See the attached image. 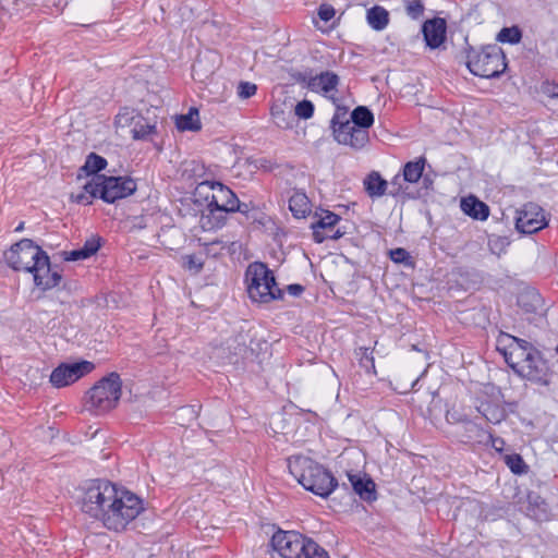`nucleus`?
<instances>
[{
    "instance_id": "nucleus-1",
    "label": "nucleus",
    "mask_w": 558,
    "mask_h": 558,
    "mask_svg": "<svg viewBox=\"0 0 558 558\" xmlns=\"http://www.w3.org/2000/svg\"><path fill=\"white\" fill-rule=\"evenodd\" d=\"M82 511L111 531H123L143 510V500L108 481H97L84 492Z\"/></svg>"
},
{
    "instance_id": "nucleus-2",
    "label": "nucleus",
    "mask_w": 558,
    "mask_h": 558,
    "mask_svg": "<svg viewBox=\"0 0 558 558\" xmlns=\"http://www.w3.org/2000/svg\"><path fill=\"white\" fill-rule=\"evenodd\" d=\"M290 474L308 492L327 498L338 486L333 475L322 464L303 456L288 459Z\"/></svg>"
},
{
    "instance_id": "nucleus-3",
    "label": "nucleus",
    "mask_w": 558,
    "mask_h": 558,
    "mask_svg": "<svg viewBox=\"0 0 558 558\" xmlns=\"http://www.w3.org/2000/svg\"><path fill=\"white\" fill-rule=\"evenodd\" d=\"M462 53L468 70L475 76L496 78L507 69L506 54L497 44L483 45L480 48H475L465 39V47Z\"/></svg>"
},
{
    "instance_id": "nucleus-4",
    "label": "nucleus",
    "mask_w": 558,
    "mask_h": 558,
    "mask_svg": "<svg viewBox=\"0 0 558 558\" xmlns=\"http://www.w3.org/2000/svg\"><path fill=\"white\" fill-rule=\"evenodd\" d=\"M245 281L248 296L253 302L269 303L283 296L274 272L264 263L250 264L245 271Z\"/></svg>"
},
{
    "instance_id": "nucleus-5",
    "label": "nucleus",
    "mask_w": 558,
    "mask_h": 558,
    "mask_svg": "<svg viewBox=\"0 0 558 558\" xmlns=\"http://www.w3.org/2000/svg\"><path fill=\"white\" fill-rule=\"evenodd\" d=\"M84 189L92 195L99 196L104 202L112 204L132 195L137 185L130 177L96 175L84 185Z\"/></svg>"
},
{
    "instance_id": "nucleus-6",
    "label": "nucleus",
    "mask_w": 558,
    "mask_h": 558,
    "mask_svg": "<svg viewBox=\"0 0 558 558\" xmlns=\"http://www.w3.org/2000/svg\"><path fill=\"white\" fill-rule=\"evenodd\" d=\"M122 381L116 372L101 378L87 392L88 409L96 414L105 413L113 409L121 397Z\"/></svg>"
},
{
    "instance_id": "nucleus-7",
    "label": "nucleus",
    "mask_w": 558,
    "mask_h": 558,
    "mask_svg": "<svg viewBox=\"0 0 558 558\" xmlns=\"http://www.w3.org/2000/svg\"><path fill=\"white\" fill-rule=\"evenodd\" d=\"M45 251L31 239H22L13 244L4 254L8 265L16 271L32 272L36 265L41 267L46 264V259L41 258Z\"/></svg>"
},
{
    "instance_id": "nucleus-8",
    "label": "nucleus",
    "mask_w": 558,
    "mask_h": 558,
    "mask_svg": "<svg viewBox=\"0 0 558 558\" xmlns=\"http://www.w3.org/2000/svg\"><path fill=\"white\" fill-rule=\"evenodd\" d=\"M348 108L337 107L331 119L332 134L339 144L360 149L368 142V131L359 129L351 119L347 118Z\"/></svg>"
},
{
    "instance_id": "nucleus-9",
    "label": "nucleus",
    "mask_w": 558,
    "mask_h": 558,
    "mask_svg": "<svg viewBox=\"0 0 558 558\" xmlns=\"http://www.w3.org/2000/svg\"><path fill=\"white\" fill-rule=\"evenodd\" d=\"M290 76L296 83L306 85L308 89L322 92L325 95L332 92L339 83V76L335 72L324 71L319 74H314V71L310 68L292 70Z\"/></svg>"
},
{
    "instance_id": "nucleus-10",
    "label": "nucleus",
    "mask_w": 558,
    "mask_h": 558,
    "mask_svg": "<svg viewBox=\"0 0 558 558\" xmlns=\"http://www.w3.org/2000/svg\"><path fill=\"white\" fill-rule=\"evenodd\" d=\"M523 378L541 385L549 386L551 372L538 350H530L522 360L521 369L517 371Z\"/></svg>"
},
{
    "instance_id": "nucleus-11",
    "label": "nucleus",
    "mask_w": 558,
    "mask_h": 558,
    "mask_svg": "<svg viewBox=\"0 0 558 558\" xmlns=\"http://www.w3.org/2000/svg\"><path fill=\"white\" fill-rule=\"evenodd\" d=\"M311 538L295 531H277L271 546L282 558H300Z\"/></svg>"
},
{
    "instance_id": "nucleus-12",
    "label": "nucleus",
    "mask_w": 558,
    "mask_h": 558,
    "mask_svg": "<svg viewBox=\"0 0 558 558\" xmlns=\"http://www.w3.org/2000/svg\"><path fill=\"white\" fill-rule=\"evenodd\" d=\"M94 367L88 361L62 363L51 372L50 383L56 388L69 386L90 373Z\"/></svg>"
},
{
    "instance_id": "nucleus-13",
    "label": "nucleus",
    "mask_w": 558,
    "mask_h": 558,
    "mask_svg": "<svg viewBox=\"0 0 558 558\" xmlns=\"http://www.w3.org/2000/svg\"><path fill=\"white\" fill-rule=\"evenodd\" d=\"M546 225L543 209L534 203L525 204L517 211L515 229L520 233L532 234L542 230Z\"/></svg>"
},
{
    "instance_id": "nucleus-14",
    "label": "nucleus",
    "mask_w": 558,
    "mask_h": 558,
    "mask_svg": "<svg viewBox=\"0 0 558 558\" xmlns=\"http://www.w3.org/2000/svg\"><path fill=\"white\" fill-rule=\"evenodd\" d=\"M447 21L435 16L427 19L421 26L425 46L430 50L439 49L447 40Z\"/></svg>"
},
{
    "instance_id": "nucleus-15",
    "label": "nucleus",
    "mask_w": 558,
    "mask_h": 558,
    "mask_svg": "<svg viewBox=\"0 0 558 558\" xmlns=\"http://www.w3.org/2000/svg\"><path fill=\"white\" fill-rule=\"evenodd\" d=\"M340 219V216L335 213L325 211L316 222H313L312 229L315 242L323 243L327 239L338 240L342 238L345 231H341L340 228L335 229Z\"/></svg>"
},
{
    "instance_id": "nucleus-16",
    "label": "nucleus",
    "mask_w": 558,
    "mask_h": 558,
    "mask_svg": "<svg viewBox=\"0 0 558 558\" xmlns=\"http://www.w3.org/2000/svg\"><path fill=\"white\" fill-rule=\"evenodd\" d=\"M41 258L46 259V264H44L43 269H39L41 268L40 265H36L31 274H33L35 286L46 291L59 286L62 280V276L58 266L51 265L47 253H45Z\"/></svg>"
},
{
    "instance_id": "nucleus-17",
    "label": "nucleus",
    "mask_w": 558,
    "mask_h": 558,
    "mask_svg": "<svg viewBox=\"0 0 558 558\" xmlns=\"http://www.w3.org/2000/svg\"><path fill=\"white\" fill-rule=\"evenodd\" d=\"M199 185H209L213 190H217L213 194L211 201H217V204L227 213L243 211L236 195L227 186L216 181H204Z\"/></svg>"
},
{
    "instance_id": "nucleus-18",
    "label": "nucleus",
    "mask_w": 558,
    "mask_h": 558,
    "mask_svg": "<svg viewBox=\"0 0 558 558\" xmlns=\"http://www.w3.org/2000/svg\"><path fill=\"white\" fill-rule=\"evenodd\" d=\"M349 482L356 495L365 501H374L377 498L375 483L366 474H348Z\"/></svg>"
},
{
    "instance_id": "nucleus-19",
    "label": "nucleus",
    "mask_w": 558,
    "mask_h": 558,
    "mask_svg": "<svg viewBox=\"0 0 558 558\" xmlns=\"http://www.w3.org/2000/svg\"><path fill=\"white\" fill-rule=\"evenodd\" d=\"M227 214V211L218 206L217 201L210 199L207 204L206 211L203 213L201 217L203 229L211 230L221 228L226 222Z\"/></svg>"
},
{
    "instance_id": "nucleus-20",
    "label": "nucleus",
    "mask_w": 558,
    "mask_h": 558,
    "mask_svg": "<svg viewBox=\"0 0 558 558\" xmlns=\"http://www.w3.org/2000/svg\"><path fill=\"white\" fill-rule=\"evenodd\" d=\"M526 514L536 521H547L550 515L548 504L536 493L527 495Z\"/></svg>"
},
{
    "instance_id": "nucleus-21",
    "label": "nucleus",
    "mask_w": 558,
    "mask_h": 558,
    "mask_svg": "<svg viewBox=\"0 0 558 558\" xmlns=\"http://www.w3.org/2000/svg\"><path fill=\"white\" fill-rule=\"evenodd\" d=\"M461 210L473 219L486 220L489 216V207L475 196H468L461 201Z\"/></svg>"
},
{
    "instance_id": "nucleus-22",
    "label": "nucleus",
    "mask_w": 558,
    "mask_h": 558,
    "mask_svg": "<svg viewBox=\"0 0 558 558\" xmlns=\"http://www.w3.org/2000/svg\"><path fill=\"white\" fill-rule=\"evenodd\" d=\"M363 184L371 198H379L387 193L388 182L377 171L367 174Z\"/></svg>"
},
{
    "instance_id": "nucleus-23",
    "label": "nucleus",
    "mask_w": 558,
    "mask_h": 558,
    "mask_svg": "<svg viewBox=\"0 0 558 558\" xmlns=\"http://www.w3.org/2000/svg\"><path fill=\"white\" fill-rule=\"evenodd\" d=\"M175 126L179 131L197 132L202 129L199 112L197 107H190L185 114L175 116Z\"/></svg>"
},
{
    "instance_id": "nucleus-24",
    "label": "nucleus",
    "mask_w": 558,
    "mask_h": 558,
    "mask_svg": "<svg viewBox=\"0 0 558 558\" xmlns=\"http://www.w3.org/2000/svg\"><path fill=\"white\" fill-rule=\"evenodd\" d=\"M366 20L374 31L380 32L389 23V12L384 7L375 4L367 10Z\"/></svg>"
},
{
    "instance_id": "nucleus-25",
    "label": "nucleus",
    "mask_w": 558,
    "mask_h": 558,
    "mask_svg": "<svg viewBox=\"0 0 558 558\" xmlns=\"http://www.w3.org/2000/svg\"><path fill=\"white\" fill-rule=\"evenodd\" d=\"M274 123L280 129H290L295 123L293 107H270Z\"/></svg>"
},
{
    "instance_id": "nucleus-26",
    "label": "nucleus",
    "mask_w": 558,
    "mask_h": 558,
    "mask_svg": "<svg viewBox=\"0 0 558 558\" xmlns=\"http://www.w3.org/2000/svg\"><path fill=\"white\" fill-rule=\"evenodd\" d=\"M211 53L198 54L192 64V76L195 80L204 81L215 72L214 63H209Z\"/></svg>"
},
{
    "instance_id": "nucleus-27",
    "label": "nucleus",
    "mask_w": 558,
    "mask_h": 558,
    "mask_svg": "<svg viewBox=\"0 0 558 558\" xmlns=\"http://www.w3.org/2000/svg\"><path fill=\"white\" fill-rule=\"evenodd\" d=\"M477 410L487 422L493 424H499L507 417L505 408L494 402H483Z\"/></svg>"
},
{
    "instance_id": "nucleus-28",
    "label": "nucleus",
    "mask_w": 558,
    "mask_h": 558,
    "mask_svg": "<svg viewBox=\"0 0 558 558\" xmlns=\"http://www.w3.org/2000/svg\"><path fill=\"white\" fill-rule=\"evenodd\" d=\"M426 159L420 157L414 161H409L403 167L402 180L408 183H416L422 178Z\"/></svg>"
},
{
    "instance_id": "nucleus-29",
    "label": "nucleus",
    "mask_w": 558,
    "mask_h": 558,
    "mask_svg": "<svg viewBox=\"0 0 558 558\" xmlns=\"http://www.w3.org/2000/svg\"><path fill=\"white\" fill-rule=\"evenodd\" d=\"M289 209L295 218H304L311 211L308 197L295 192L289 199Z\"/></svg>"
},
{
    "instance_id": "nucleus-30",
    "label": "nucleus",
    "mask_w": 558,
    "mask_h": 558,
    "mask_svg": "<svg viewBox=\"0 0 558 558\" xmlns=\"http://www.w3.org/2000/svg\"><path fill=\"white\" fill-rule=\"evenodd\" d=\"M347 118L351 119L359 129L366 131L374 122V116L367 107H355L352 112L347 110Z\"/></svg>"
},
{
    "instance_id": "nucleus-31",
    "label": "nucleus",
    "mask_w": 558,
    "mask_h": 558,
    "mask_svg": "<svg viewBox=\"0 0 558 558\" xmlns=\"http://www.w3.org/2000/svg\"><path fill=\"white\" fill-rule=\"evenodd\" d=\"M523 32L518 25L502 27L496 36V40L501 44L517 45L522 40Z\"/></svg>"
},
{
    "instance_id": "nucleus-32",
    "label": "nucleus",
    "mask_w": 558,
    "mask_h": 558,
    "mask_svg": "<svg viewBox=\"0 0 558 558\" xmlns=\"http://www.w3.org/2000/svg\"><path fill=\"white\" fill-rule=\"evenodd\" d=\"M107 167V160L95 154V153H90L87 157H86V160H85V163L81 167V171H84L86 174H95L98 175L97 173L101 170H104L105 168Z\"/></svg>"
},
{
    "instance_id": "nucleus-33",
    "label": "nucleus",
    "mask_w": 558,
    "mask_h": 558,
    "mask_svg": "<svg viewBox=\"0 0 558 558\" xmlns=\"http://www.w3.org/2000/svg\"><path fill=\"white\" fill-rule=\"evenodd\" d=\"M465 434L462 437V441L465 444L470 442H482L483 437L486 435L485 432L475 423L465 421L464 423Z\"/></svg>"
},
{
    "instance_id": "nucleus-34",
    "label": "nucleus",
    "mask_w": 558,
    "mask_h": 558,
    "mask_svg": "<svg viewBox=\"0 0 558 558\" xmlns=\"http://www.w3.org/2000/svg\"><path fill=\"white\" fill-rule=\"evenodd\" d=\"M300 558H330L325 548L318 545L312 538L305 546Z\"/></svg>"
},
{
    "instance_id": "nucleus-35",
    "label": "nucleus",
    "mask_w": 558,
    "mask_h": 558,
    "mask_svg": "<svg viewBox=\"0 0 558 558\" xmlns=\"http://www.w3.org/2000/svg\"><path fill=\"white\" fill-rule=\"evenodd\" d=\"M132 135L134 140H144L149 134L156 132V126L146 122H143V118L140 117L138 122L135 123L132 129Z\"/></svg>"
},
{
    "instance_id": "nucleus-36",
    "label": "nucleus",
    "mask_w": 558,
    "mask_h": 558,
    "mask_svg": "<svg viewBox=\"0 0 558 558\" xmlns=\"http://www.w3.org/2000/svg\"><path fill=\"white\" fill-rule=\"evenodd\" d=\"M405 13L412 20H418L423 16L425 7L422 0H404Z\"/></svg>"
},
{
    "instance_id": "nucleus-37",
    "label": "nucleus",
    "mask_w": 558,
    "mask_h": 558,
    "mask_svg": "<svg viewBox=\"0 0 558 558\" xmlns=\"http://www.w3.org/2000/svg\"><path fill=\"white\" fill-rule=\"evenodd\" d=\"M135 118L134 107H122L121 111L116 116V124L125 128L131 125Z\"/></svg>"
},
{
    "instance_id": "nucleus-38",
    "label": "nucleus",
    "mask_w": 558,
    "mask_h": 558,
    "mask_svg": "<svg viewBox=\"0 0 558 558\" xmlns=\"http://www.w3.org/2000/svg\"><path fill=\"white\" fill-rule=\"evenodd\" d=\"M519 304L524 306L527 312H534L536 310V305L541 302V295L535 292H526L519 298Z\"/></svg>"
},
{
    "instance_id": "nucleus-39",
    "label": "nucleus",
    "mask_w": 558,
    "mask_h": 558,
    "mask_svg": "<svg viewBox=\"0 0 558 558\" xmlns=\"http://www.w3.org/2000/svg\"><path fill=\"white\" fill-rule=\"evenodd\" d=\"M360 365L367 373H375L373 351L368 348H360Z\"/></svg>"
},
{
    "instance_id": "nucleus-40",
    "label": "nucleus",
    "mask_w": 558,
    "mask_h": 558,
    "mask_svg": "<svg viewBox=\"0 0 558 558\" xmlns=\"http://www.w3.org/2000/svg\"><path fill=\"white\" fill-rule=\"evenodd\" d=\"M389 257L396 264H403L405 266L412 265L411 256L405 248L397 247L390 250Z\"/></svg>"
},
{
    "instance_id": "nucleus-41",
    "label": "nucleus",
    "mask_w": 558,
    "mask_h": 558,
    "mask_svg": "<svg viewBox=\"0 0 558 558\" xmlns=\"http://www.w3.org/2000/svg\"><path fill=\"white\" fill-rule=\"evenodd\" d=\"M507 465L514 474H521L525 471L526 464L519 454H511L507 457Z\"/></svg>"
},
{
    "instance_id": "nucleus-42",
    "label": "nucleus",
    "mask_w": 558,
    "mask_h": 558,
    "mask_svg": "<svg viewBox=\"0 0 558 558\" xmlns=\"http://www.w3.org/2000/svg\"><path fill=\"white\" fill-rule=\"evenodd\" d=\"M257 92V86L251 82H240L238 86V96L241 99H248Z\"/></svg>"
},
{
    "instance_id": "nucleus-43",
    "label": "nucleus",
    "mask_w": 558,
    "mask_h": 558,
    "mask_svg": "<svg viewBox=\"0 0 558 558\" xmlns=\"http://www.w3.org/2000/svg\"><path fill=\"white\" fill-rule=\"evenodd\" d=\"M541 93L549 99H558V83L549 81L543 82Z\"/></svg>"
},
{
    "instance_id": "nucleus-44",
    "label": "nucleus",
    "mask_w": 558,
    "mask_h": 558,
    "mask_svg": "<svg viewBox=\"0 0 558 558\" xmlns=\"http://www.w3.org/2000/svg\"><path fill=\"white\" fill-rule=\"evenodd\" d=\"M317 14L322 21L329 22L333 19L336 10L331 4L323 3L319 5Z\"/></svg>"
},
{
    "instance_id": "nucleus-45",
    "label": "nucleus",
    "mask_w": 558,
    "mask_h": 558,
    "mask_svg": "<svg viewBox=\"0 0 558 558\" xmlns=\"http://www.w3.org/2000/svg\"><path fill=\"white\" fill-rule=\"evenodd\" d=\"M99 247H100V239L92 238V239H88L84 243V245L82 246V250L84 251V253H86V256L88 258L92 255L96 254V252L99 250Z\"/></svg>"
},
{
    "instance_id": "nucleus-46",
    "label": "nucleus",
    "mask_w": 558,
    "mask_h": 558,
    "mask_svg": "<svg viewBox=\"0 0 558 558\" xmlns=\"http://www.w3.org/2000/svg\"><path fill=\"white\" fill-rule=\"evenodd\" d=\"M315 107H293V112L295 113V122L299 119H310L314 114Z\"/></svg>"
},
{
    "instance_id": "nucleus-47",
    "label": "nucleus",
    "mask_w": 558,
    "mask_h": 558,
    "mask_svg": "<svg viewBox=\"0 0 558 558\" xmlns=\"http://www.w3.org/2000/svg\"><path fill=\"white\" fill-rule=\"evenodd\" d=\"M64 254H65V257H64L65 260H81V259L87 258L86 253H84L82 247L73 250L71 252H65Z\"/></svg>"
},
{
    "instance_id": "nucleus-48",
    "label": "nucleus",
    "mask_w": 558,
    "mask_h": 558,
    "mask_svg": "<svg viewBox=\"0 0 558 558\" xmlns=\"http://www.w3.org/2000/svg\"><path fill=\"white\" fill-rule=\"evenodd\" d=\"M390 185H391V190L389 191V194L392 196L399 195L403 190L402 184H401V175L397 174L391 180Z\"/></svg>"
},
{
    "instance_id": "nucleus-49",
    "label": "nucleus",
    "mask_w": 558,
    "mask_h": 558,
    "mask_svg": "<svg viewBox=\"0 0 558 558\" xmlns=\"http://www.w3.org/2000/svg\"><path fill=\"white\" fill-rule=\"evenodd\" d=\"M84 191L85 192L80 193L75 196V202L83 205H90L93 203V198H95L96 196L88 193L85 189Z\"/></svg>"
},
{
    "instance_id": "nucleus-50",
    "label": "nucleus",
    "mask_w": 558,
    "mask_h": 558,
    "mask_svg": "<svg viewBox=\"0 0 558 558\" xmlns=\"http://www.w3.org/2000/svg\"><path fill=\"white\" fill-rule=\"evenodd\" d=\"M513 341H515L519 345V349L522 351V355L523 357L525 356V354L530 351V350H536L530 342H527L526 340H523V339H520V338H517V337H512Z\"/></svg>"
},
{
    "instance_id": "nucleus-51",
    "label": "nucleus",
    "mask_w": 558,
    "mask_h": 558,
    "mask_svg": "<svg viewBox=\"0 0 558 558\" xmlns=\"http://www.w3.org/2000/svg\"><path fill=\"white\" fill-rule=\"evenodd\" d=\"M185 259V265L189 269H195L196 271H199L203 268V263L197 260L194 255H187Z\"/></svg>"
},
{
    "instance_id": "nucleus-52",
    "label": "nucleus",
    "mask_w": 558,
    "mask_h": 558,
    "mask_svg": "<svg viewBox=\"0 0 558 558\" xmlns=\"http://www.w3.org/2000/svg\"><path fill=\"white\" fill-rule=\"evenodd\" d=\"M287 291L289 294H291L293 296H299L304 291V287L301 284H298V283H293V284H289L287 287Z\"/></svg>"
},
{
    "instance_id": "nucleus-53",
    "label": "nucleus",
    "mask_w": 558,
    "mask_h": 558,
    "mask_svg": "<svg viewBox=\"0 0 558 558\" xmlns=\"http://www.w3.org/2000/svg\"><path fill=\"white\" fill-rule=\"evenodd\" d=\"M488 438L490 439L492 441V446L496 449V450H501V447L505 445V441L502 438L500 437H494L492 434H488Z\"/></svg>"
},
{
    "instance_id": "nucleus-54",
    "label": "nucleus",
    "mask_w": 558,
    "mask_h": 558,
    "mask_svg": "<svg viewBox=\"0 0 558 558\" xmlns=\"http://www.w3.org/2000/svg\"><path fill=\"white\" fill-rule=\"evenodd\" d=\"M258 162H259L258 168L264 169L265 171L272 170V165L269 160L263 158V159L258 160Z\"/></svg>"
},
{
    "instance_id": "nucleus-55",
    "label": "nucleus",
    "mask_w": 558,
    "mask_h": 558,
    "mask_svg": "<svg viewBox=\"0 0 558 558\" xmlns=\"http://www.w3.org/2000/svg\"><path fill=\"white\" fill-rule=\"evenodd\" d=\"M239 338H241V348H239V353H242V352H245V350L247 349V345H246V342L245 340L243 339V336L242 335H239Z\"/></svg>"
},
{
    "instance_id": "nucleus-56",
    "label": "nucleus",
    "mask_w": 558,
    "mask_h": 558,
    "mask_svg": "<svg viewBox=\"0 0 558 558\" xmlns=\"http://www.w3.org/2000/svg\"><path fill=\"white\" fill-rule=\"evenodd\" d=\"M498 244H500L501 246H504V241H501V240H497V241H495V242H492V241L489 242V245H490V248H492V251H493V252H495V251H494V246H493V245H498Z\"/></svg>"
},
{
    "instance_id": "nucleus-57",
    "label": "nucleus",
    "mask_w": 558,
    "mask_h": 558,
    "mask_svg": "<svg viewBox=\"0 0 558 558\" xmlns=\"http://www.w3.org/2000/svg\"><path fill=\"white\" fill-rule=\"evenodd\" d=\"M295 105H313V104L308 99H303V100L298 101Z\"/></svg>"
},
{
    "instance_id": "nucleus-58",
    "label": "nucleus",
    "mask_w": 558,
    "mask_h": 558,
    "mask_svg": "<svg viewBox=\"0 0 558 558\" xmlns=\"http://www.w3.org/2000/svg\"><path fill=\"white\" fill-rule=\"evenodd\" d=\"M24 229V222H21L16 228H15V231L16 232H20Z\"/></svg>"
},
{
    "instance_id": "nucleus-59",
    "label": "nucleus",
    "mask_w": 558,
    "mask_h": 558,
    "mask_svg": "<svg viewBox=\"0 0 558 558\" xmlns=\"http://www.w3.org/2000/svg\"><path fill=\"white\" fill-rule=\"evenodd\" d=\"M506 362H507V364H509V365H510V366H511L515 372L518 371V369L515 368V365H514V364H510L509 359H506Z\"/></svg>"
},
{
    "instance_id": "nucleus-60",
    "label": "nucleus",
    "mask_w": 558,
    "mask_h": 558,
    "mask_svg": "<svg viewBox=\"0 0 558 558\" xmlns=\"http://www.w3.org/2000/svg\"><path fill=\"white\" fill-rule=\"evenodd\" d=\"M506 362H507V364H509V365H510V366H511L515 372L518 371V369L515 368V365H514V364H510L509 359H506Z\"/></svg>"
},
{
    "instance_id": "nucleus-61",
    "label": "nucleus",
    "mask_w": 558,
    "mask_h": 558,
    "mask_svg": "<svg viewBox=\"0 0 558 558\" xmlns=\"http://www.w3.org/2000/svg\"><path fill=\"white\" fill-rule=\"evenodd\" d=\"M556 352H557V354H558V345L556 347Z\"/></svg>"
}]
</instances>
